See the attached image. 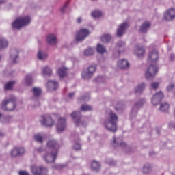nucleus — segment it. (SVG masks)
<instances>
[{"instance_id":"obj_1","label":"nucleus","mask_w":175,"mask_h":175,"mask_svg":"<svg viewBox=\"0 0 175 175\" xmlns=\"http://www.w3.org/2000/svg\"><path fill=\"white\" fill-rule=\"evenodd\" d=\"M117 122H118V116L114 111L110 110L107 113V116L104 121V126L109 132H117Z\"/></svg>"},{"instance_id":"obj_2","label":"nucleus","mask_w":175,"mask_h":175,"mask_svg":"<svg viewBox=\"0 0 175 175\" xmlns=\"http://www.w3.org/2000/svg\"><path fill=\"white\" fill-rule=\"evenodd\" d=\"M16 108V97L10 96L2 102L1 109L5 111H13Z\"/></svg>"},{"instance_id":"obj_3","label":"nucleus","mask_w":175,"mask_h":175,"mask_svg":"<svg viewBox=\"0 0 175 175\" xmlns=\"http://www.w3.org/2000/svg\"><path fill=\"white\" fill-rule=\"evenodd\" d=\"M71 117L74 120L75 126H87V120H85V118L81 117L80 111H77L72 112Z\"/></svg>"},{"instance_id":"obj_4","label":"nucleus","mask_w":175,"mask_h":175,"mask_svg":"<svg viewBox=\"0 0 175 175\" xmlns=\"http://www.w3.org/2000/svg\"><path fill=\"white\" fill-rule=\"evenodd\" d=\"M29 23H31V18L29 16L19 18L13 22L12 27L14 29H20V28L28 25Z\"/></svg>"},{"instance_id":"obj_5","label":"nucleus","mask_w":175,"mask_h":175,"mask_svg":"<svg viewBox=\"0 0 175 175\" xmlns=\"http://www.w3.org/2000/svg\"><path fill=\"white\" fill-rule=\"evenodd\" d=\"M144 103H146V100L144 98L135 103L131 111L130 116L131 118H135V117L137 116V111H139L141 107H143V105H144Z\"/></svg>"},{"instance_id":"obj_6","label":"nucleus","mask_w":175,"mask_h":175,"mask_svg":"<svg viewBox=\"0 0 175 175\" xmlns=\"http://www.w3.org/2000/svg\"><path fill=\"white\" fill-rule=\"evenodd\" d=\"M158 72V68L155 65L151 64L147 69L146 72V77L148 80H151L154 79L155 75Z\"/></svg>"},{"instance_id":"obj_7","label":"nucleus","mask_w":175,"mask_h":175,"mask_svg":"<svg viewBox=\"0 0 175 175\" xmlns=\"http://www.w3.org/2000/svg\"><path fill=\"white\" fill-rule=\"evenodd\" d=\"M41 122L46 128H51L53 126L55 122L53 120V118L50 115H44L42 116Z\"/></svg>"},{"instance_id":"obj_8","label":"nucleus","mask_w":175,"mask_h":175,"mask_svg":"<svg viewBox=\"0 0 175 175\" xmlns=\"http://www.w3.org/2000/svg\"><path fill=\"white\" fill-rule=\"evenodd\" d=\"M31 172L33 175H44L47 174L49 170L45 167H40L38 168L36 165H33L31 167Z\"/></svg>"},{"instance_id":"obj_9","label":"nucleus","mask_w":175,"mask_h":175,"mask_svg":"<svg viewBox=\"0 0 175 175\" xmlns=\"http://www.w3.org/2000/svg\"><path fill=\"white\" fill-rule=\"evenodd\" d=\"M90 35V31L87 29H80L76 35L75 39L77 42H83L87 36Z\"/></svg>"},{"instance_id":"obj_10","label":"nucleus","mask_w":175,"mask_h":175,"mask_svg":"<svg viewBox=\"0 0 175 175\" xmlns=\"http://www.w3.org/2000/svg\"><path fill=\"white\" fill-rule=\"evenodd\" d=\"M10 154L14 158H16V157H21V155H24V154H25V149L23 147L16 146L11 150Z\"/></svg>"},{"instance_id":"obj_11","label":"nucleus","mask_w":175,"mask_h":175,"mask_svg":"<svg viewBox=\"0 0 175 175\" xmlns=\"http://www.w3.org/2000/svg\"><path fill=\"white\" fill-rule=\"evenodd\" d=\"M125 46H126L125 42H124L122 41H119L117 42L116 46V51H118V53L113 54L115 58H118V57H120V54H121V53H124V51H125Z\"/></svg>"},{"instance_id":"obj_12","label":"nucleus","mask_w":175,"mask_h":175,"mask_svg":"<svg viewBox=\"0 0 175 175\" xmlns=\"http://www.w3.org/2000/svg\"><path fill=\"white\" fill-rule=\"evenodd\" d=\"M47 148H49L52 152H58V148H59V145L58 142L54 139H51L48 141L46 144Z\"/></svg>"},{"instance_id":"obj_13","label":"nucleus","mask_w":175,"mask_h":175,"mask_svg":"<svg viewBox=\"0 0 175 175\" xmlns=\"http://www.w3.org/2000/svg\"><path fill=\"white\" fill-rule=\"evenodd\" d=\"M159 53L158 51L153 50L152 52H150L148 56V62L150 64H155L158 61Z\"/></svg>"},{"instance_id":"obj_14","label":"nucleus","mask_w":175,"mask_h":175,"mask_svg":"<svg viewBox=\"0 0 175 175\" xmlns=\"http://www.w3.org/2000/svg\"><path fill=\"white\" fill-rule=\"evenodd\" d=\"M56 128L59 132H64V130L66 129V119L59 118Z\"/></svg>"},{"instance_id":"obj_15","label":"nucleus","mask_w":175,"mask_h":175,"mask_svg":"<svg viewBox=\"0 0 175 175\" xmlns=\"http://www.w3.org/2000/svg\"><path fill=\"white\" fill-rule=\"evenodd\" d=\"M57 154L58 152L51 151V153H48L44 157V160L47 163H53L57 159Z\"/></svg>"},{"instance_id":"obj_16","label":"nucleus","mask_w":175,"mask_h":175,"mask_svg":"<svg viewBox=\"0 0 175 175\" xmlns=\"http://www.w3.org/2000/svg\"><path fill=\"white\" fill-rule=\"evenodd\" d=\"M175 18V9L170 8L164 13V20L172 21Z\"/></svg>"},{"instance_id":"obj_17","label":"nucleus","mask_w":175,"mask_h":175,"mask_svg":"<svg viewBox=\"0 0 175 175\" xmlns=\"http://www.w3.org/2000/svg\"><path fill=\"white\" fill-rule=\"evenodd\" d=\"M126 29H128V23L124 22L118 27L116 33L117 36L121 38V36L125 33V31H126Z\"/></svg>"},{"instance_id":"obj_18","label":"nucleus","mask_w":175,"mask_h":175,"mask_svg":"<svg viewBox=\"0 0 175 175\" xmlns=\"http://www.w3.org/2000/svg\"><path fill=\"white\" fill-rule=\"evenodd\" d=\"M134 53L137 57H143L144 54H146V49H144V46L137 44L135 47Z\"/></svg>"},{"instance_id":"obj_19","label":"nucleus","mask_w":175,"mask_h":175,"mask_svg":"<svg viewBox=\"0 0 175 175\" xmlns=\"http://www.w3.org/2000/svg\"><path fill=\"white\" fill-rule=\"evenodd\" d=\"M162 99H163V93L160 91L153 96V98H152V105H158Z\"/></svg>"},{"instance_id":"obj_20","label":"nucleus","mask_w":175,"mask_h":175,"mask_svg":"<svg viewBox=\"0 0 175 175\" xmlns=\"http://www.w3.org/2000/svg\"><path fill=\"white\" fill-rule=\"evenodd\" d=\"M17 59H18V50L12 49L10 51V60L12 64H17Z\"/></svg>"},{"instance_id":"obj_21","label":"nucleus","mask_w":175,"mask_h":175,"mask_svg":"<svg viewBox=\"0 0 175 175\" xmlns=\"http://www.w3.org/2000/svg\"><path fill=\"white\" fill-rule=\"evenodd\" d=\"M150 27L151 23L148 21L144 22L139 27V32H142V33H147V31H148Z\"/></svg>"},{"instance_id":"obj_22","label":"nucleus","mask_w":175,"mask_h":175,"mask_svg":"<svg viewBox=\"0 0 175 175\" xmlns=\"http://www.w3.org/2000/svg\"><path fill=\"white\" fill-rule=\"evenodd\" d=\"M113 140L111 142V146L113 147H119V146L122 148L126 147V144H125V142H122L120 139H116V137H113Z\"/></svg>"},{"instance_id":"obj_23","label":"nucleus","mask_w":175,"mask_h":175,"mask_svg":"<svg viewBox=\"0 0 175 175\" xmlns=\"http://www.w3.org/2000/svg\"><path fill=\"white\" fill-rule=\"evenodd\" d=\"M101 167L102 165H100V163L99 161H97L96 160L92 161L91 169L92 170H93V172H99Z\"/></svg>"},{"instance_id":"obj_24","label":"nucleus","mask_w":175,"mask_h":175,"mask_svg":"<svg viewBox=\"0 0 175 175\" xmlns=\"http://www.w3.org/2000/svg\"><path fill=\"white\" fill-rule=\"evenodd\" d=\"M118 66L120 69H128L129 68V63L126 59H121L118 62Z\"/></svg>"},{"instance_id":"obj_25","label":"nucleus","mask_w":175,"mask_h":175,"mask_svg":"<svg viewBox=\"0 0 175 175\" xmlns=\"http://www.w3.org/2000/svg\"><path fill=\"white\" fill-rule=\"evenodd\" d=\"M47 87L51 91H55L58 88V82L55 81H49Z\"/></svg>"},{"instance_id":"obj_26","label":"nucleus","mask_w":175,"mask_h":175,"mask_svg":"<svg viewBox=\"0 0 175 175\" xmlns=\"http://www.w3.org/2000/svg\"><path fill=\"white\" fill-rule=\"evenodd\" d=\"M47 42L52 46L57 43V37L54 34H49L46 38Z\"/></svg>"},{"instance_id":"obj_27","label":"nucleus","mask_w":175,"mask_h":175,"mask_svg":"<svg viewBox=\"0 0 175 175\" xmlns=\"http://www.w3.org/2000/svg\"><path fill=\"white\" fill-rule=\"evenodd\" d=\"M57 75H59L60 79H64L68 75V69L66 67H61L57 70Z\"/></svg>"},{"instance_id":"obj_28","label":"nucleus","mask_w":175,"mask_h":175,"mask_svg":"<svg viewBox=\"0 0 175 175\" xmlns=\"http://www.w3.org/2000/svg\"><path fill=\"white\" fill-rule=\"evenodd\" d=\"M9 46V42L5 38H0V50H5Z\"/></svg>"},{"instance_id":"obj_29","label":"nucleus","mask_w":175,"mask_h":175,"mask_svg":"<svg viewBox=\"0 0 175 175\" xmlns=\"http://www.w3.org/2000/svg\"><path fill=\"white\" fill-rule=\"evenodd\" d=\"M42 73L44 76H51V73H53V70L49 66H46L42 68Z\"/></svg>"},{"instance_id":"obj_30","label":"nucleus","mask_w":175,"mask_h":175,"mask_svg":"<svg viewBox=\"0 0 175 175\" xmlns=\"http://www.w3.org/2000/svg\"><path fill=\"white\" fill-rule=\"evenodd\" d=\"M152 170V165L150 163H146L144 165L142 172L144 174H148Z\"/></svg>"},{"instance_id":"obj_31","label":"nucleus","mask_w":175,"mask_h":175,"mask_svg":"<svg viewBox=\"0 0 175 175\" xmlns=\"http://www.w3.org/2000/svg\"><path fill=\"white\" fill-rule=\"evenodd\" d=\"M146 88V83H142L139 85H138L135 88V92L136 94H142L143 91H144V89Z\"/></svg>"},{"instance_id":"obj_32","label":"nucleus","mask_w":175,"mask_h":175,"mask_svg":"<svg viewBox=\"0 0 175 175\" xmlns=\"http://www.w3.org/2000/svg\"><path fill=\"white\" fill-rule=\"evenodd\" d=\"M25 83L26 85H32V84H33V80L32 79V75L31 74L27 75L25 77Z\"/></svg>"},{"instance_id":"obj_33","label":"nucleus","mask_w":175,"mask_h":175,"mask_svg":"<svg viewBox=\"0 0 175 175\" xmlns=\"http://www.w3.org/2000/svg\"><path fill=\"white\" fill-rule=\"evenodd\" d=\"M37 57H38V59H40V61H43L44 59H47L48 55H47V53L40 50L38 52Z\"/></svg>"},{"instance_id":"obj_34","label":"nucleus","mask_w":175,"mask_h":175,"mask_svg":"<svg viewBox=\"0 0 175 175\" xmlns=\"http://www.w3.org/2000/svg\"><path fill=\"white\" fill-rule=\"evenodd\" d=\"M81 76L84 80H90V79H91L94 75H92L86 70H84L81 73Z\"/></svg>"},{"instance_id":"obj_35","label":"nucleus","mask_w":175,"mask_h":175,"mask_svg":"<svg viewBox=\"0 0 175 175\" xmlns=\"http://www.w3.org/2000/svg\"><path fill=\"white\" fill-rule=\"evenodd\" d=\"M159 110H160V111H162L163 113L168 111H169V104H167V103H161L160 105Z\"/></svg>"},{"instance_id":"obj_36","label":"nucleus","mask_w":175,"mask_h":175,"mask_svg":"<svg viewBox=\"0 0 175 175\" xmlns=\"http://www.w3.org/2000/svg\"><path fill=\"white\" fill-rule=\"evenodd\" d=\"M32 93L33 96H36V98H38V96H40L42 94V89L39 88H33L32 89Z\"/></svg>"},{"instance_id":"obj_37","label":"nucleus","mask_w":175,"mask_h":175,"mask_svg":"<svg viewBox=\"0 0 175 175\" xmlns=\"http://www.w3.org/2000/svg\"><path fill=\"white\" fill-rule=\"evenodd\" d=\"M92 76H94V73L96 70V66L91 65L85 69Z\"/></svg>"},{"instance_id":"obj_38","label":"nucleus","mask_w":175,"mask_h":175,"mask_svg":"<svg viewBox=\"0 0 175 175\" xmlns=\"http://www.w3.org/2000/svg\"><path fill=\"white\" fill-rule=\"evenodd\" d=\"M110 40H111V35L107 34L101 37V41L103 42V43H108V42H110Z\"/></svg>"},{"instance_id":"obj_39","label":"nucleus","mask_w":175,"mask_h":175,"mask_svg":"<svg viewBox=\"0 0 175 175\" xmlns=\"http://www.w3.org/2000/svg\"><path fill=\"white\" fill-rule=\"evenodd\" d=\"M97 51L100 54H103V53H106V48L103 46V45L99 44L97 46Z\"/></svg>"},{"instance_id":"obj_40","label":"nucleus","mask_w":175,"mask_h":175,"mask_svg":"<svg viewBox=\"0 0 175 175\" xmlns=\"http://www.w3.org/2000/svg\"><path fill=\"white\" fill-rule=\"evenodd\" d=\"M16 83V81H10L5 85V90H9L13 88V85Z\"/></svg>"},{"instance_id":"obj_41","label":"nucleus","mask_w":175,"mask_h":175,"mask_svg":"<svg viewBox=\"0 0 175 175\" xmlns=\"http://www.w3.org/2000/svg\"><path fill=\"white\" fill-rule=\"evenodd\" d=\"M81 110L82 111H91V110H92V107L88 105H83L81 107Z\"/></svg>"},{"instance_id":"obj_42","label":"nucleus","mask_w":175,"mask_h":175,"mask_svg":"<svg viewBox=\"0 0 175 175\" xmlns=\"http://www.w3.org/2000/svg\"><path fill=\"white\" fill-rule=\"evenodd\" d=\"M84 54L86 57L94 55V49L89 48L84 51Z\"/></svg>"},{"instance_id":"obj_43","label":"nucleus","mask_w":175,"mask_h":175,"mask_svg":"<svg viewBox=\"0 0 175 175\" xmlns=\"http://www.w3.org/2000/svg\"><path fill=\"white\" fill-rule=\"evenodd\" d=\"M34 140L38 143H43V137L40 134H36L34 135Z\"/></svg>"},{"instance_id":"obj_44","label":"nucleus","mask_w":175,"mask_h":175,"mask_svg":"<svg viewBox=\"0 0 175 175\" xmlns=\"http://www.w3.org/2000/svg\"><path fill=\"white\" fill-rule=\"evenodd\" d=\"M92 16L94 17V18H99L100 16H102V12L100 11H94L92 12Z\"/></svg>"},{"instance_id":"obj_45","label":"nucleus","mask_w":175,"mask_h":175,"mask_svg":"<svg viewBox=\"0 0 175 175\" xmlns=\"http://www.w3.org/2000/svg\"><path fill=\"white\" fill-rule=\"evenodd\" d=\"M150 88H152V90H157V88H159V83L158 82H153L150 84Z\"/></svg>"},{"instance_id":"obj_46","label":"nucleus","mask_w":175,"mask_h":175,"mask_svg":"<svg viewBox=\"0 0 175 175\" xmlns=\"http://www.w3.org/2000/svg\"><path fill=\"white\" fill-rule=\"evenodd\" d=\"M73 148L76 151H79L81 150V144H80L79 142H76L73 146Z\"/></svg>"},{"instance_id":"obj_47","label":"nucleus","mask_w":175,"mask_h":175,"mask_svg":"<svg viewBox=\"0 0 175 175\" xmlns=\"http://www.w3.org/2000/svg\"><path fill=\"white\" fill-rule=\"evenodd\" d=\"M174 89V85L173 83L170 84L167 87V91H168V92H170V91H173Z\"/></svg>"},{"instance_id":"obj_48","label":"nucleus","mask_w":175,"mask_h":175,"mask_svg":"<svg viewBox=\"0 0 175 175\" xmlns=\"http://www.w3.org/2000/svg\"><path fill=\"white\" fill-rule=\"evenodd\" d=\"M66 8H68L67 4H65L63 7L61 8L60 10L62 13H65V11L66 10Z\"/></svg>"},{"instance_id":"obj_49","label":"nucleus","mask_w":175,"mask_h":175,"mask_svg":"<svg viewBox=\"0 0 175 175\" xmlns=\"http://www.w3.org/2000/svg\"><path fill=\"white\" fill-rule=\"evenodd\" d=\"M36 152H43L44 149L42 147L35 148Z\"/></svg>"},{"instance_id":"obj_50","label":"nucleus","mask_w":175,"mask_h":175,"mask_svg":"<svg viewBox=\"0 0 175 175\" xmlns=\"http://www.w3.org/2000/svg\"><path fill=\"white\" fill-rule=\"evenodd\" d=\"M19 175H29V173L27 171H20L18 172Z\"/></svg>"},{"instance_id":"obj_51","label":"nucleus","mask_w":175,"mask_h":175,"mask_svg":"<svg viewBox=\"0 0 175 175\" xmlns=\"http://www.w3.org/2000/svg\"><path fill=\"white\" fill-rule=\"evenodd\" d=\"M81 100H85V102H87V100H88L90 99V96H83L81 97Z\"/></svg>"},{"instance_id":"obj_52","label":"nucleus","mask_w":175,"mask_h":175,"mask_svg":"<svg viewBox=\"0 0 175 175\" xmlns=\"http://www.w3.org/2000/svg\"><path fill=\"white\" fill-rule=\"evenodd\" d=\"M102 79L103 77L102 76H99L97 78L95 79V81L98 82V83H101L102 82Z\"/></svg>"},{"instance_id":"obj_53","label":"nucleus","mask_w":175,"mask_h":175,"mask_svg":"<svg viewBox=\"0 0 175 175\" xmlns=\"http://www.w3.org/2000/svg\"><path fill=\"white\" fill-rule=\"evenodd\" d=\"M123 109H124V107L120 108L119 105L115 107V110H116V111H120V110H123Z\"/></svg>"},{"instance_id":"obj_54","label":"nucleus","mask_w":175,"mask_h":175,"mask_svg":"<svg viewBox=\"0 0 175 175\" xmlns=\"http://www.w3.org/2000/svg\"><path fill=\"white\" fill-rule=\"evenodd\" d=\"M108 163H109V165H110L111 166H114V165H116V161H109Z\"/></svg>"},{"instance_id":"obj_55","label":"nucleus","mask_w":175,"mask_h":175,"mask_svg":"<svg viewBox=\"0 0 175 175\" xmlns=\"http://www.w3.org/2000/svg\"><path fill=\"white\" fill-rule=\"evenodd\" d=\"M72 96H75V92H70L68 94V98L72 99Z\"/></svg>"},{"instance_id":"obj_56","label":"nucleus","mask_w":175,"mask_h":175,"mask_svg":"<svg viewBox=\"0 0 175 175\" xmlns=\"http://www.w3.org/2000/svg\"><path fill=\"white\" fill-rule=\"evenodd\" d=\"M174 58H175V56L174 54H171L170 55V61H173V59H174Z\"/></svg>"},{"instance_id":"obj_57","label":"nucleus","mask_w":175,"mask_h":175,"mask_svg":"<svg viewBox=\"0 0 175 175\" xmlns=\"http://www.w3.org/2000/svg\"><path fill=\"white\" fill-rule=\"evenodd\" d=\"M64 167V165H56V169H59V170H61Z\"/></svg>"},{"instance_id":"obj_58","label":"nucleus","mask_w":175,"mask_h":175,"mask_svg":"<svg viewBox=\"0 0 175 175\" xmlns=\"http://www.w3.org/2000/svg\"><path fill=\"white\" fill-rule=\"evenodd\" d=\"M169 126H170V128H174V129H175V124H173V123H170V124H169Z\"/></svg>"},{"instance_id":"obj_59","label":"nucleus","mask_w":175,"mask_h":175,"mask_svg":"<svg viewBox=\"0 0 175 175\" xmlns=\"http://www.w3.org/2000/svg\"><path fill=\"white\" fill-rule=\"evenodd\" d=\"M77 23H78L79 24H80V23H81V18H77Z\"/></svg>"},{"instance_id":"obj_60","label":"nucleus","mask_w":175,"mask_h":175,"mask_svg":"<svg viewBox=\"0 0 175 175\" xmlns=\"http://www.w3.org/2000/svg\"><path fill=\"white\" fill-rule=\"evenodd\" d=\"M0 136H3V133H2V132L0 131Z\"/></svg>"},{"instance_id":"obj_61","label":"nucleus","mask_w":175,"mask_h":175,"mask_svg":"<svg viewBox=\"0 0 175 175\" xmlns=\"http://www.w3.org/2000/svg\"><path fill=\"white\" fill-rule=\"evenodd\" d=\"M3 3V0H0V4Z\"/></svg>"},{"instance_id":"obj_62","label":"nucleus","mask_w":175,"mask_h":175,"mask_svg":"<svg viewBox=\"0 0 175 175\" xmlns=\"http://www.w3.org/2000/svg\"><path fill=\"white\" fill-rule=\"evenodd\" d=\"M1 117H2V113H0V118H1Z\"/></svg>"}]
</instances>
